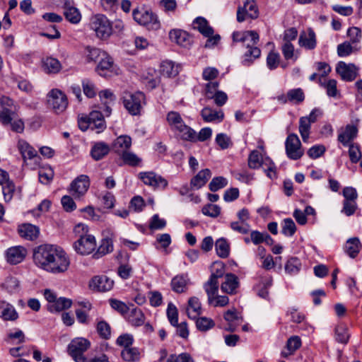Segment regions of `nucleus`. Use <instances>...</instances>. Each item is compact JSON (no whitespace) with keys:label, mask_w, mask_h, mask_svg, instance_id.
Here are the masks:
<instances>
[{"label":"nucleus","mask_w":362,"mask_h":362,"mask_svg":"<svg viewBox=\"0 0 362 362\" xmlns=\"http://www.w3.org/2000/svg\"><path fill=\"white\" fill-rule=\"evenodd\" d=\"M232 37L234 42H242L247 49L244 54L243 65L249 66L254 59L260 57L261 50L255 46L259 39L256 31H235L233 32Z\"/></svg>","instance_id":"obj_1"},{"label":"nucleus","mask_w":362,"mask_h":362,"mask_svg":"<svg viewBox=\"0 0 362 362\" xmlns=\"http://www.w3.org/2000/svg\"><path fill=\"white\" fill-rule=\"evenodd\" d=\"M0 122L4 126H9L14 132L23 133L24 131V122L18 115V107H1Z\"/></svg>","instance_id":"obj_2"},{"label":"nucleus","mask_w":362,"mask_h":362,"mask_svg":"<svg viewBox=\"0 0 362 362\" xmlns=\"http://www.w3.org/2000/svg\"><path fill=\"white\" fill-rule=\"evenodd\" d=\"M70 265V259L66 252L56 245L51 257L47 272L60 274L66 272Z\"/></svg>","instance_id":"obj_3"},{"label":"nucleus","mask_w":362,"mask_h":362,"mask_svg":"<svg viewBox=\"0 0 362 362\" xmlns=\"http://www.w3.org/2000/svg\"><path fill=\"white\" fill-rule=\"evenodd\" d=\"M55 245L43 244L33 249V259L39 268L47 271Z\"/></svg>","instance_id":"obj_4"},{"label":"nucleus","mask_w":362,"mask_h":362,"mask_svg":"<svg viewBox=\"0 0 362 362\" xmlns=\"http://www.w3.org/2000/svg\"><path fill=\"white\" fill-rule=\"evenodd\" d=\"M90 27L96 36L101 40L107 39L112 33V27L107 18L103 14H97L90 18Z\"/></svg>","instance_id":"obj_5"},{"label":"nucleus","mask_w":362,"mask_h":362,"mask_svg":"<svg viewBox=\"0 0 362 362\" xmlns=\"http://www.w3.org/2000/svg\"><path fill=\"white\" fill-rule=\"evenodd\" d=\"M90 346V343L88 339L82 337L75 338L68 345V353L76 362L84 361L83 353Z\"/></svg>","instance_id":"obj_6"},{"label":"nucleus","mask_w":362,"mask_h":362,"mask_svg":"<svg viewBox=\"0 0 362 362\" xmlns=\"http://www.w3.org/2000/svg\"><path fill=\"white\" fill-rule=\"evenodd\" d=\"M124 105L132 115H140L143 106L145 105V95L141 92L127 94L124 97Z\"/></svg>","instance_id":"obj_7"},{"label":"nucleus","mask_w":362,"mask_h":362,"mask_svg":"<svg viewBox=\"0 0 362 362\" xmlns=\"http://www.w3.org/2000/svg\"><path fill=\"white\" fill-rule=\"evenodd\" d=\"M286 153L291 160H298L304 154V150L297 134L292 133L288 134L285 141Z\"/></svg>","instance_id":"obj_8"},{"label":"nucleus","mask_w":362,"mask_h":362,"mask_svg":"<svg viewBox=\"0 0 362 362\" xmlns=\"http://www.w3.org/2000/svg\"><path fill=\"white\" fill-rule=\"evenodd\" d=\"M47 103L56 113L64 112L68 106L66 95L59 89H52L47 95Z\"/></svg>","instance_id":"obj_9"},{"label":"nucleus","mask_w":362,"mask_h":362,"mask_svg":"<svg viewBox=\"0 0 362 362\" xmlns=\"http://www.w3.org/2000/svg\"><path fill=\"white\" fill-rule=\"evenodd\" d=\"M96 243L95 237L91 235H81L74 243L75 251L81 255L90 254L95 248Z\"/></svg>","instance_id":"obj_10"},{"label":"nucleus","mask_w":362,"mask_h":362,"mask_svg":"<svg viewBox=\"0 0 362 362\" xmlns=\"http://www.w3.org/2000/svg\"><path fill=\"white\" fill-rule=\"evenodd\" d=\"M132 16L134 20L140 25L148 26L153 29H157L160 27L157 17L152 13L135 8L133 10Z\"/></svg>","instance_id":"obj_11"},{"label":"nucleus","mask_w":362,"mask_h":362,"mask_svg":"<svg viewBox=\"0 0 362 362\" xmlns=\"http://www.w3.org/2000/svg\"><path fill=\"white\" fill-rule=\"evenodd\" d=\"M246 16L252 19H256L259 16V9L255 0H246L243 6H239L237 11V21L243 22Z\"/></svg>","instance_id":"obj_12"},{"label":"nucleus","mask_w":362,"mask_h":362,"mask_svg":"<svg viewBox=\"0 0 362 362\" xmlns=\"http://www.w3.org/2000/svg\"><path fill=\"white\" fill-rule=\"evenodd\" d=\"M139 178L144 184L152 187L154 189H165L168 184L165 178L152 171L140 173L139 174Z\"/></svg>","instance_id":"obj_13"},{"label":"nucleus","mask_w":362,"mask_h":362,"mask_svg":"<svg viewBox=\"0 0 362 362\" xmlns=\"http://www.w3.org/2000/svg\"><path fill=\"white\" fill-rule=\"evenodd\" d=\"M336 71L341 79L346 81H352L358 76V68L354 64H346L339 62L336 67Z\"/></svg>","instance_id":"obj_14"},{"label":"nucleus","mask_w":362,"mask_h":362,"mask_svg":"<svg viewBox=\"0 0 362 362\" xmlns=\"http://www.w3.org/2000/svg\"><path fill=\"white\" fill-rule=\"evenodd\" d=\"M90 187L88 176L81 175L77 177L71 184V191L75 197H80L85 194Z\"/></svg>","instance_id":"obj_15"},{"label":"nucleus","mask_w":362,"mask_h":362,"mask_svg":"<svg viewBox=\"0 0 362 362\" xmlns=\"http://www.w3.org/2000/svg\"><path fill=\"white\" fill-rule=\"evenodd\" d=\"M26 254L27 251L24 247H12L6 250V260L11 264H17L21 263L25 259Z\"/></svg>","instance_id":"obj_16"},{"label":"nucleus","mask_w":362,"mask_h":362,"mask_svg":"<svg viewBox=\"0 0 362 362\" xmlns=\"http://www.w3.org/2000/svg\"><path fill=\"white\" fill-rule=\"evenodd\" d=\"M114 281L106 276H95L90 282V287L97 291L105 292L112 289Z\"/></svg>","instance_id":"obj_17"},{"label":"nucleus","mask_w":362,"mask_h":362,"mask_svg":"<svg viewBox=\"0 0 362 362\" xmlns=\"http://www.w3.org/2000/svg\"><path fill=\"white\" fill-rule=\"evenodd\" d=\"M358 134V127L354 124H347L345 129L338 135V141L344 146H348L356 138Z\"/></svg>","instance_id":"obj_18"},{"label":"nucleus","mask_w":362,"mask_h":362,"mask_svg":"<svg viewBox=\"0 0 362 362\" xmlns=\"http://www.w3.org/2000/svg\"><path fill=\"white\" fill-rule=\"evenodd\" d=\"M169 37L171 41L183 47H187L192 43V38L189 35L182 30H171L169 33Z\"/></svg>","instance_id":"obj_19"},{"label":"nucleus","mask_w":362,"mask_h":362,"mask_svg":"<svg viewBox=\"0 0 362 362\" xmlns=\"http://www.w3.org/2000/svg\"><path fill=\"white\" fill-rule=\"evenodd\" d=\"M18 231L21 237L29 240H35L40 234L39 228L31 223H23L19 226Z\"/></svg>","instance_id":"obj_20"},{"label":"nucleus","mask_w":362,"mask_h":362,"mask_svg":"<svg viewBox=\"0 0 362 362\" xmlns=\"http://www.w3.org/2000/svg\"><path fill=\"white\" fill-rule=\"evenodd\" d=\"M299 45L308 49H313L316 47L315 34L312 29H309L307 33H300L298 40Z\"/></svg>","instance_id":"obj_21"},{"label":"nucleus","mask_w":362,"mask_h":362,"mask_svg":"<svg viewBox=\"0 0 362 362\" xmlns=\"http://www.w3.org/2000/svg\"><path fill=\"white\" fill-rule=\"evenodd\" d=\"M132 145V139L127 135L118 136L113 143L112 149L118 155L129 150Z\"/></svg>","instance_id":"obj_22"},{"label":"nucleus","mask_w":362,"mask_h":362,"mask_svg":"<svg viewBox=\"0 0 362 362\" xmlns=\"http://www.w3.org/2000/svg\"><path fill=\"white\" fill-rule=\"evenodd\" d=\"M211 177V172L209 169L206 168L199 171L190 182V185L196 189H200L205 185L209 179Z\"/></svg>","instance_id":"obj_23"},{"label":"nucleus","mask_w":362,"mask_h":362,"mask_svg":"<svg viewBox=\"0 0 362 362\" xmlns=\"http://www.w3.org/2000/svg\"><path fill=\"white\" fill-rule=\"evenodd\" d=\"M238 284V277L235 274L229 273L225 276V281L222 283L221 288L223 292L232 294L235 292Z\"/></svg>","instance_id":"obj_24"},{"label":"nucleus","mask_w":362,"mask_h":362,"mask_svg":"<svg viewBox=\"0 0 362 362\" xmlns=\"http://www.w3.org/2000/svg\"><path fill=\"white\" fill-rule=\"evenodd\" d=\"M201 115L206 122H221L224 117L221 110L216 111L208 107L202 109Z\"/></svg>","instance_id":"obj_25"},{"label":"nucleus","mask_w":362,"mask_h":362,"mask_svg":"<svg viewBox=\"0 0 362 362\" xmlns=\"http://www.w3.org/2000/svg\"><path fill=\"white\" fill-rule=\"evenodd\" d=\"M72 305V300L69 298L60 297L58 298L54 303L49 304L47 310L51 313H59L64 310L69 308Z\"/></svg>","instance_id":"obj_26"},{"label":"nucleus","mask_w":362,"mask_h":362,"mask_svg":"<svg viewBox=\"0 0 362 362\" xmlns=\"http://www.w3.org/2000/svg\"><path fill=\"white\" fill-rule=\"evenodd\" d=\"M42 67L46 73L57 74L62 69V64L57 59L49 57L42 60Z\"/></svg>","instance_id":"obj_27"},{"label":"nucleus","mask_w":362,"mask_h":362,"mask_svg":"<svg viewBox=\"0 0 362 362\" xmlns=\"http://www.w3.org/2000/svg\"><path fill=\"white\" fill-rule=\"evenodd\" d=\"M301 346V340L298 336H293L290 337L285 347V350L282 351L281 356L284 358L292 355L296 350H298Z\"/></svg>","instance_id":"obj_28"},{"label":"nucleus","mask_w":362,"mask_h":362,"mask_svg":"<svg viewBox=\"0 0 362 362\" xmlns=\"http://www.w3.org/2000/svg\"><path fill=\"white\" fill-rule=\"evenodd\" d=\"M188 281L189 279L187 275H177L171 281L172 289L176 293L185 292L187 289Z\"/></svg>","instance_id":"obj_29"},{"label":"nucleus","mask_w":362,"mask_h":362,"mask_svg":"<svg viewBox=\"0 0 362 362\" xmlns=\"http://www.w3.org/2000/svg\"><path fill=\"white\" fill-rule=\"evenodd\" d=\"M193 26L205 37H209L214 34V29L209 25L207 21L204 18H197L193 21Z\"/></svg>","instance_id":"obj_30"},{"label":"nucleus","mask_w":362,"mask_h":362,"mask_svg":"<svg viewBox=\"0 0 362 362\" xmlns=\"http://www.w3.org/2000/svg\"><path fill=\"white\" fill-rule=\"evenodd\" d=\"M201 303L197 297H192L188 300L187 315L191 319H197L202 313Z\"/></svg>","instance_id":"obj_31"},{"label":"nucleus","mask_w":362,"mask_h":362,"mask_svg":"<svg viewBox=\"0 0 362 362\" xmlns=\"http://www.w3.org/2000/svg\"><path fill=\"white\" fill-rule=\"evenodd\" d=\"M85 57L87 62H98V61L104 56L105 52L101 49L88 46L85 49Z\"/></svg>","instance_id":"obj_32"},{"label":"nucleus","mask_w":362,"mask_h":362,"mask_svg":"<svg viewBox=\"0 0 362 362\" xmlns=\"http://www.w3.org/2000/svg\"><path fill=\"white\" fill-rule=\"evenodd\" d=\"M110 151V148L107 144L103 142H98L95 144L91 149V156L95 160L102 159Z\"/></svg>","instance_id":"obj_33"},{"label":"nucleus","mask_w":362,"mask_h":362,"mask_svg":"<svg viewBox=\"0 0 362 362\" xmlns=\"http://www.w3.org/2000/svg\"><path fill=\"white\" fill-rule=\"evenodd\" d=\"M18 148L23 159H32L37 155V151L25 140L18 141Z\"/></svg>","instance_id":"obj_34"},{"label":"nucleus","mask_w":362,"mask_h":362,"mask_svg":"<svg viewBox=\"0 0 362 362\" xmlns=\"http://www.w3.org/2000/svg\"><path fill=\"white\" fill-rule=\"evenodd\" d=\"M204 288L208 296L209 303H213L214 298L217 296L218 281L209 279V280L204 284Z\"/></svg>","instance_id":"obj_35"},{"label":"nucleus","mask_w":362,"mask_h":362,"mask_svg":"<svg viewBox=\"0 0 362 362\" xmlns=\"http://www.w3.org/2000/svg\"><path fill=\"white\" fill-rule=\"evenodd\" d=\"M64 15L66 19L73 24H76L80 22L81 15L78 8L74 6V4H70L64 9Z\"/></svg>","instance_id":"obj_36"},{"label":"nucleus","mask_w":362,"mask_h":362,"mask_svg":"<svg viewBox=\"0 0 362 362\" xmlns=\"http://www.w3.org/2000/svg\"><path fill=\"white\" fill-rule=\"evenodd\" d=\"M344 250L349 256L354 258L360 251V240L357 238L349 239L345 245Z\"/></svg>","instance_id":"obj_37"},{"label":"nucleus","mask_w":362,"mask_h":362,"mask_svg":"<svg viewBox=\"0 0 362 362\" xmlns=\"http://www.w3.org/2000/svg\"><path fill=\"white\" fill-rule=\"evenodd\" d=\"M122 358L126 362H135L140 359V352L136 347H127L121 352Z\"/></svg>","instance_id":"obj_38"},{"label":"nucleus","mask_w":362,"mask_h":362,"mask_svg":"<svg viewBox=\"0 0 362 362\" xmlns=\"http://www.w3.org/2000/svg\"><path fill=\"white\" fill-rule=\"evenodd\" d=\"M167 122L172 129H175L177 131L180 129L185 122L180 116V115L175 111H171L168 113L166 117Z\"/></svg>","instance_id":"obj_39"},{"label":"nucleus","mask_w":362,"mask_h":362,"mask_svg":"<svg viewBox=\"0 0 362 362\" xmlns=\"http://www.w3.org/2000/svg\"><path fill=\"white\" fill-rule=\"evenodd\" d=\"M113 67L112 59L105 52V56L98 61L97 71L101 76H105V71H110Z\"/></svg>","instance_id":"obj_40"},{"label":"nucleus","mask_w":362,"mask_h":362,"mask_svg":"<svg viewBox=\"0 0 362 362\" xmlns=\"http://www.w3.org/2000/svg\"><path fill=\"white\" fill-rule=\"evenodd\" d=\"M1 309L0 317L4 320L14 321L18 318V314L12 305L7 303L1 306Z\"/></svg>","instance_id":"obj_41"},{"label":"nucleus","mask_w":362,"mask_h":362,"mask_svg":"<svg viewBox=\"0 0 362 362\" xmlns=\"http://www.w3.org/2000/svg\"><path fill=\"white\" fill-rule=\"evenodd\" d=\"M349 337L350 334L345 325H339L335 327L334 339L337 342L346 344L348 343Z\"/></svg>","instance_id":"obj_42"},{"label":"nucleus","mask_w":362,"mask_h":362,"mask_svg":"<svg viewBox=\"0 0 362 362\" xmlns=\"http://www.w3.org/2000/svg\"><path fill=\"white\" fill-rule=\"evenodd\" d=\"M215 248L218 257L226 258L230 253V245L225 238H219L215 243Z\"/></svg>","instance_id":"obj_43"},{"label":"nucleus","mask_w":362,"mask_h":362,"mask_svg":"<svg viewBox=\"0 0 362 362\" xmlns=\"http://www.w3.org/2000/svg\"><path fill=\"white\" fill-rule=\"evenodd\" d=\"M128 320L134 326H141L144 323L145 317L140 309L134 308L131 310Z\"/></svg>","instance_id":"obj_44"},{"label":"nucleus","mask_w":362,"mask_h":362,"mask_svg":"<svg viewBox=\"0 0 362 362\" xmlns=\"http://www.w3.org/2000/svg\"><path fill=\"white\" fill-rule=\"evenodd\" d=\"M358 49L356 45H352L351 42L345 41L337 45V54L340 57H345Z\"/></svg>","instance_id":"obj_45"},{"label":"nucleus","mask_w":362,"mask_h":362,"mask_svg":"<svg viewBox=\"0 0 362 362\" xmlns=\"http://www.w3.org/2000/svg\"><path fill=\"white\" fill-rule=\"evenodd\" d=\"M160 71L163 76L174 77L178 74L179 69L178 66H175L173 62L165 61L161 64Z\"/></svg>","instance_id":"obj_46"},{"label":"nucleus","mask_w":362,"mask_h":362,"mask_svg":"<svg viewBox=\"0 0 362 362\" xmlns=\"http://www.w3.org/2000/svg\"><path fill=\"white\" fill-rule=\"evenodd\" d=\"M311 128V123L307 119V117H301L299 119V132L302 137L303 142L308 141L310 132Z\"/></svg>","instance_id":"obj_47"},{"label":"nucleus","mask_w":362,"mask_h":362,"mask_svg":"<svg viewBox=\"0 0 362 362\" xmlns=\"http://www.w3.org/2000/svg\"><path fill=\"white\" fill-rule=\"evenodd\" d=\"M112 250V240L110 238H105L102 240L101 244L93 256L95 258H100L103 255L111 252Z\"/></svg>","instance_id":"obj_48"},{"label":"nucleus","mask_w":362,"mask_h":362,"mask_svg":"<svg viewBox=\"0 0 362 362\" xmlns=\"http://www.w3.org/2000/svg\"><path fill=\"white\" fill-rule=\"evenodd\" d=\"M262 157L261 153L257 151H252L248 157V166L252 169L259 168L261 165H262Z\"/></svg>","instance_id":"obj_49"},{"label":"nucleus","mask_w":362,"mask_h":362,"mask_svg":"<svg viewBox=\"0 0 362 362\" xmlns=\"http://www.w3.org/2000/svg\"><path fill=\"white\" fill-rule=\"evenodd\" d=\"M301 263L298 258L291 257L286 263L285 271L289 274H296L300 269Z\"/></svg>","instance_id":"obj_50"},{"label":"nucleus","mask_w":362,"mask_h":362,"mask_svg":"<svg viewBox=\"0 0 362 362\" xmlns=\"http://www.w3.org/2000/svg\"><path fill=\"white\" fill-rule=\"evenodd\" d=\"M19 281L13 276L7 277L2 284V287L10 293H16L19 290Z\"/></svg>","instance_id":"obj_51"},{"label":"nucleus","mask_w":362,"mask_h":362,"mask_svg":"<svg viewBox=\"0 0 362 362\" xmlns=\"http://www.w3.org/2000/svg\"><path fill=\"white\" fill-rule=\"evenodd\" d=\"M284 57L286 60L296 61L298 56L295 54L294 46L291 42H284L281 47Z\"/></svg>","instance_id":"obj_52"},{"label":"nucleus","mask_w":362,"mask_h":362,"mask_svg":"<svg viewBox=\"0 0 362 362\" xmlns=\"http://www.w3.org/2000/svg\"><path fill=\"white\" fill-rule=\"evenodd\" d=\"M181 134L183 140L196 142V132L185 124L177 130Z\"/></svg>","instance_id":"obj_53"},{"label":"nucleus","mask_w":362,"mask_h":362,"mask_svg":"<svg viewBox=\"0 0 362 362\" xmlns=\"http://www.w3.org/2000/svg\"><path fill=\"white\" fill-rule=\"evenodd\" d=\"M296 231V226L291 218L284 219L281 233L286 236H293Z\"/></svg>","instance_id":"obj_54"},{"label":"nucleus","mask_w":362,"mask_h":362,"mask_svg":"<svg viewBox=\"0 0 362 362\" xmlns=\"http://www.w3.org/2000/svg\"><path fill=\"white\" fill-rule=\"evenodd\" d=\"M82 87L84 94L88 98H93L96 95L97 89L95 84L88 78L82 81Z\"/></svg>","instance_id":"obj_55"},{"label":"nucleus","mask_w":362,"mask_h":362,"mask_svg":"<svg viewBox=\"0 0 362 362\" xmlns=\"http://www.w3.org/2000/svg\"><path fill=\"white\" fill-rule=\"evenodd\" d=\"M289 102L299 104L305 100V95L303 90L300 88L288 90Z\"/></svg>","instance_id":"obj_56"},{"label":"nucleus","mask_w":362,"mask_h":362,"mask_svg":"<svg viewBox=\"0 0 362 362\" xmlns=\"http://www.w3.org/2000/svg\"><path fill=\"white\" fill-rule=\"evenodd\" d=\"M1 187L5 202H10L12 199L15 192V185L13 182L10 180L6 183L1 185Z\"/></svg>","instance_id":"obj_57"},{"label":"nucleus","mask_w":362,"mask_h":362,"mask_svg":"<svg viewBox=\"0 0 362 362\" xmlns=\"http://www.w3.org/2000/svg\"><path fill=\"white\" fill-rule=\"evenodd\" d=\"M348 146L349 147V156L350 160L353 163H358L362 157L359 145L358 144H350Z\"/></svg>","instance_id":"obj_58"},{"label":"nucleus","mask_w":362,"mask_h":362,"mask_svg":"<svg viewBox=\"0 0 362 362\" xmlns=\"http://www.w3.org/2000/svg\"><path fill=\"white\" fill-rule=\"evenodd\" d=\"M347 35L349 38L348 42H351L352 45H356V44L361 42L362 37L361 30L358 27H351L347 30Z\"/></svg>","instance_id":"obj_59"},{"label":"nucleus","mask_w":362,"mask_h":362,"mask_svg":"<svg viewBox=\"0 0 362 362\" xmlns=\"http://www.w3.org/2000/svg\"><path fill=\"white\" fill-rule=\"evenodd\" d=\"M124 163L131 166H136L141 162V159L134 153L128 150L120 154Z\"/></svg>","instance_id":"obj_60"},{"label":"nucleus","mask_w":362,"mask_h":362,"mask_svg":"<svg viewBox=\"0 0 362 362\" xmlns=\"http://www.w3.org/2000/svg\"><path fill=\"white\" fill-rule=\"evenodd\" d=\"M228 185L226 178L219 176L214 177L209 185V188L211 192H216L220 189L225 187Z\"/></svg>","instance_id":"obj_61"},{"label":"nucleus","mask_w":362,"mask_h":362,"mask_svg":"<svg viewBox=\"0 0 362 362\" xmlns=\"http://www.w3.org/2000/svg\"><path fill=\"white\" fill-rule=\"evenodd\" d=\"M97 332L100 337L108 339L111 336V328L107 322L104 320L100 321L97 325Z\"/></svg>","instance_id":"obj_62"},{"label":"nucleus","mask_w":362,"mask_h":362,"mask_svg":"<svg viewBox=\"0 0 362 362\" xmlns=\"http://www.w3.org/2000/svg\"><path fill=\"white\" fill-rule=\"evenodd\" d=\"M230 228L240 234L246 235L250 230V226L248 223L233 221L230 224Z\"/></svg>","instance_id":"obj_63"},{"label":"nucleus","mask_w":362,"mask_h":362,"mask_svg":"<svg viewBox=\"0 0 362 362\" xmlns=\"http://www.w3.org/2000/svg\"><path fill=\"white\" fill-rule=\"evenodd\" d=\"M262 166L264 167V172L269 178L273 179L276 177V165L269 158H266L263 160Z\"/></svg>","instance_id":"obj_64"}]
</instances>
